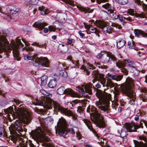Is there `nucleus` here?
I'll return each mask as SVG.
<instances>
[{"label": "nucleus", "mask_w": 147, "mask_h": 147, "mask_svg": "<svg viewBox=\"0 0 147 147\" xmlns=\"http://www.w3.org/2000/svg\"><path fill=\"white\" fill-rule=\"evenodd\" d=\"M64 1L67 3L71 5H74L73 1L71 0H64Z\"/></svg>", "instance_id": "obj_57"}, {"label": "nucleus", "mask_w": 147, "mask_h": 147, "mask_svg": "<svg viewBox=\"0 0 147 147\" xmlns=\"http://www.w3.org/2000/svg\"><path fill=\"white\" fill-rule=\"evenodd\" d=\"M123 76L122 75H112L110 74L107 75V77L111 79H112L117 81H120L123 78Z\"/></svg>", "instance_id": "obj_20"}, {"label": "nucleus", "mask_w": 147, "mask_h": 147, "mask_svg": "<svg viewBox=\"0 0 147 147\" xmlns=\"http://www.w3.org/2000/svg\"><path fill=\"white\" fill-rule=\"evenodd\" d=\"M50 101L49 102L48 108L50 109L51 108V106H53V108L55 110L61 113V110H62L63 107H62L61 105L56 101H55L51 99H50Z\"/></svg>", "instance_id": "obj_11"}, {"label": "nucleus", "mask_w": 147, "mask_h": 147, "mask_svg": "<svg viewBox=\"0 0 147 147\" xmlns=\"http://www.w3.org/2000/svg\"><path fill=\"white\" fill-rule=\"evenodd\" d=\"M40 93L41 94V96L43 97V98L49 101L50 100V98L52 96L51 94L47 92L43 89L40 90Z\"/></svg>", "instance_id": "obj_21"}, {"label": "nucleus", "mask_w": 147, "mask_h": 147, "mask_svg": "<svg viewBox=\"0 0 147 147\" xmlns=\"http://www.w3.org/2000/svg\"><path fill=\"white\" fill-rule=\"evenodd\" d=\"M85 27L87 30L88 34H90V32L96 33L98 32V30L96 28L92 27L91 25H85Z\"/></svg>", "instance_id": "obj_22"}, {"label": "nucleus", "mask_w": 147, "mask_h": 147, "mask_svg": "<svg viewBox=\"0 0 147 147\" xmlns=\"http://www.w3.org/2000/svg\"><path fill=\"white\" fill-rule=\"evenodd\" d=\"M147 94L146 95L143 94L140 97V99L143 102H146L147 100Z\"/></svg>", "instance_id": "obj_51"}, {"label": "nucleus", "mask_w": 147, "mask_h": 147, "mask_svg": "<svg viewBox=\"0 0 147 147\" xmlns=\"http://www.w3.org/2000/svg\"><path fill=\"white\" fill-rule=\"evenodd\" d=\"M128 69L131 73H132V75L134 77L137 76L139 74V72L137 69L136 67L128 68Z\"/></svg>", "instance_id": "obj_28"}, {"label": "nucleus", "mask_w": 147, "mask_h": 147, "mask_svg": "<svg viewBox=\"0 0 147 147\" xmlns=\"http://www.w3.org/2000/svg\"><path fill=\"white\" fill-rule=\"evenodd\" d=\"M61 113L67 116H71L72 117L73 119L74 120L76 119V117L72 112L70 110H67V109L63 108V109L61 110Z\"/></svg>", "instance_id": "obj_16"}, {"label": "nucleus", "mask_w": 147, "mask_h": 147, "mask_svg": "<svg viewBox=\"0 0 147 147\" xmlns=\"http://www.w3.org/2000/svg\"><path fill=\"white\" fill-rule=\"evenodd\" d=\"M87 111L89 113L91 112L90 114L91 119L97 127L100 128L105 127V124L103 118L100 116V114L98 112L94 107L89 106Z\"/></svg>", "instance_id": "obj_5"}, {"label": "nucleus", "mask_w": 147, "mask_h": 147, "mask_svg": "<svg viewBox=\"0 0 147 147\" xmlns=\"http://www.w3.org/2000/svg\"><path fill=\"white\" fill-rule=\"evenodd\" d=\"M77 7L78 8L79 10H80L81 11H83L85 12L89 13L92 12V10H90V9H86L80 6H78Z\"/></svg>", "instance_id": "obj_38"}, {"label": "nucleus", "mask_w": 147, "mask_h": 147, "mask_svg": "<svg viewBox=\"0 0 147 147\" xmlns=\"http://www.w3.org/2000/svg\"><path fill=\"white\" fill-rule=\"evenodd\" d=\"M114 89L115 90V92H114V100L116 101H117L119 99V92L116 89V88L115 87L114 88Z\"/></svg>", "instance_id": "obj_40"}, {"label": "nucleus", "mask_w": 147, "mask_h": 147, "mask_svg": "<svg viewBox=\"0 0 147 147\" xmlns=\"http://www.w3.org/2000/svg\"><path fill=\"white\" fill-rule=\"evenodd\" d=\"M81 69H83L84 71L86 72V73L87 75H88L89 74L90 71L88 70V69L86 68L84 66L82 65L81 67Z\"/></svg>", "instance_id": "obj_53"}, {"label": "nucleus", "mask_w": 147, "mask_h": 147, "mask_svg": "<svg viewBox=\"0 0 147 147\" xmlns=\"http://www.w3.org/2000/svg\"><path fill=\"white\" fill-rule=\"evenodd\" d=\"M111 80V79H109L108 78V79H107V82L106 85H104V87L106 86V87L108 88L109 87L111 88L114 87V88L117 85V84L113 83Z\"/></svg>", "instance_id": "obj_25"}, {"label": "nucleus", "mask_w": 147, "mask_h": 147, "mask_svg": "<svg viewBox=\"0 0 147 147\" xmlns=\"http://www.w3.org/2000/svg\"><path fill=\"white\" fill-rule=\"evenodd\" d=\"M66 46L63 45L59 44L58 47V50L61 52H63L66 49Z\"/></svg>", "instance_id": "obj_34"}, {"label": "nucleus", "mask_w": 147, "mask_h": 147, "mask_svg": "<svg viewBox=\"0 0 147 147\" xmlns=\"http://www.w3.org/2000/svg\"><path fill=\"white\" fill-rule=\"evenodd\" d=\"M4 112L7 114V117L10 121H11L16 117L24 123L28 124L30 123L32 119L30 114L24 108H18L15 113L14 112L13 107H10L5 110Z\"/></svg>", "instance_id": "obj_2"}, {"label": "nucleus", "mask_w": 147, "mask_h": 147, "mask_svg": "<svg viewBox=\"0 0 147 147\" xmlns=\"http://www.w3.org/2000/svg\"><path fill=\"white\" fill-rule=\"evenodd\" d=\"M143 122L144 123L145 126L147 127V123L145 121H143ZM139 138L140 140L144 141L145 142L144 143L145 144H146L147 142V139L145 137L141 136H140Z\"/></svg>", "instance_id": "obj_44"}, {"label": "nucleus", "mask_w": 147, "mask_h": 147, "mask_svg": "<svg viewBox=\"0 0 147 147\" xmlns=\"http://www.w3.org/2000/svg\"><path fill=\"white\" fill-rule=\"evenodd\" d=\"M22 40L23 42L24 43L25 45L26 46L23 49V50H26L27 51H32L33 49L32 48L30 47H28V45L26 43V42L24 40V39H22Z\"/></svg>", "instance_id": "obj_41"}, {"label": "nucleus", "mask_w": 147, "mask_h": 147, "mask_svg": "<svg viewBox=\"0 0 147 147\" xmlns=\"http://www.w3.org/2000/svg\"><path fill=\"white\" fill-rule=\"evenodd\" d=\"M128 124H126L125 125V127H124L123 129L121 130V132L120 134V136L121 137L124 138L127 135L126 131L129 132L128 129L126 128V126Z\"/></svg>", "instance_id": "obj_33"}, {"label": "nucleus", "mask_w": 147, "mask_h": 147, "mask_svg": "<svg viewBox=\"0 0 147 147\" xmlns=\"http://www.w3.org/2000/svg\"><path fill=\"white\" fill-rule=\"evenodd\" d=\"M48 28L50 32L54 31L56 30V28L53 26H50Z\"/></svg>", "instance_id": "obj_59"}, {"label": "nucleus", "mask_w": 147, "mask_h": 147, "mask_svg": "<svg viewBox=\"0 0 147 147\" xmlns=\"http://www.w3.org/2000/svg\"><path fill=\"white\" fill-rule=\"evenodd\" d=\"M118 3L121 5H125L129 2V0H117Z\"/></svg>", "instance_id": "obj_45"}, {"label": "nucleus", "mask_w": 147, "mask_h": 147, "mask_svg": "<svg viewBox=\"0 0 147 147\" xmlns=\"http://www.w3.org/2000/svg\"><path fill=\"white\" fill-rule=\"evenodd\" d=\"M134 33L135 35L137 36H138L139 35L141 34L143 36H146L147 37V34L140 30L138 29L135 30Z\"/></svg>", "instance_id": "obj_30"}, {"label": "nucleus", "mask_w": 147, "mask_h": 147, "mask_svg": "<svg viewBox=\"0 0 147 147\" xmlns=\"http://www.w3.org/2000/svg\"><path fill=\"white\" fill-rule=\"evenodd\" d=\"M69 132L71 134H75V132L74 131V130L73 128H69Z\"/></svg>", "instance_id": "obj_62"}, {"label": "nucleus", "mask_w": 147, "mask_h": 147, "mask_svg": "<svg viewBox=\"0 0 147 147\" xmlns=\"http://www.w3.org/2000/svg\"><path fill=\"white\" fill-rule=\"evenodd\" d=\"M47 77L46 76H42L41 78V84L42 85H45L46 84L47 82Z\"/></svg>", "instance_id": "obj_47"}, {"label": "nucleus", "mask_w": 147, "mask_h": 147, "mask_svg": "<svg viewBox=\"0 0 147 147\" xmlns=\"http://www.w3.org/2000/svg\"><path fill=\"white\" fill-rule=\"evenodd\" d=\"M127 45L129 46V48L130 49H133L136 51H138V48L136 47V46H137V44L136 43L135 44V42L133 41V40L129 41L127 42Z\"/></svg>", "instance_id": "obj_24"}, {"label": "nucleus", "mask_w": 147, "mask_h": 147, "mask_svg": "<svg viewBox=\"0 0 147 147\" xmlns=\"http://www.w3.org/2000/svg\"><path fill=\"white\" fill-rule=\"evenodd\" d=\"M92 85L91 84H86L84 86L85 91L90 94H92Z\"/></svg>", "instance_id": "obj_29"}, {"label": "nucleus", "mask_w": 147, "mask_h": 147, "mask_svg": "<svg viewBox=\"0 0 147 147\" xmlns=\"http://www.w3.org/2000/svg\"><path fill=\"white\" fill-rule=\"evenodd\" d=\"M92 75L93 78H95L96 79L98 78L99 81L102 86H104V85L106 82V80L104 77V76L102 74H98V72L96 70H95L92 71Z\"/></svg>", "instance_id": "obj_12"}, {"label": "nucleus", "mask_w": 147, "mask_h": 147, "mask_svg": "<svg viewBox=\"0 0 147 147\" xmlns=\"http://www.w3.org/2000/svg\"><path fill=\"white\" fill-rule=\"evenodd\" d=\"M67 43L69 44H71L74 42V39L69 38L67 39Z\"/></svg>", "instance_id": "obj_61"}, {"label": "nucleus", "mask_w": 147, "mask_h": 147, "mask_svg": "<svg viewBox=\"0 0 147 147\" xmlns=\"http://www.w3.org/2000/svg\"><path fill=\"white\" fill-rule=\"evenodd\" d=\"M41 100H38L37 101V104L38 105L44 106H47V107H48V105L47 104H49V102L50 100H47L46 99H44V98H41Z\"/></svg>", "instance_id": "obj_26"}, {"label": "nucleus", "mask_w": 147, "mask_h": 147, "mask_svg": "<svg viewBox=\"0 0 147 147\" xmlns=\"http://www.w3.org/2000/svg\"><path fill=\"white\" fill-rule=\"evenodd\" d=\"M121 72H123V73L124 74H125V75H127L128 73V71L125 68H123L121 69Z\"/></svg>", "instance_id": "obj_60"}, {"label": "nucleus", "mask_w": 147, "mask_h": 147, "mask_svg": "<svg viewBox=\"0 0 147 147\" xmlns=\"http://www.w3.org/2000/svg\"><path fill=\"white\" fill-rule=\"evenodd\" d=\"M11 140L13 141L14 143L19 144V145L17 147H27V145L29 144L31 147H34V144L32 143L30 140L28 141L27 139L24 137H21L19 138H17L15 136H12L11 137Z\"/></svg>", "instance_id": "obj_8"}, {"label": "nucleus", "mask_w": 147, "mask_h": 147, "mask_svg": "<svg viewBox=\"0 0 147 147\" xmlns=\"http://www.w3.org/2000/svg\"><path fill=\"white\" fill-rule=\"evenodd\" d=\"M16 43L12 42L9 44L5 36H0V53L4 51L8 56L9 53L11 52L12 50L14 57H16L17 60L19 61L20 59L18 49L22 47L23 45L21 42L20 39H16Z\"/></svg>", "instance_id": "obj_1"}, {"label": "nucleus", "mask_w": 147, "mask_h": 147, "mask_svg": "<svg viewBox=\"0 0 147 147\" xmlns=\"http://www.w3.org/2000/svg\"><path fill=\"white\" fill-rule=\"evenodd\" d=\"M113 26L119 29H121V26L118 24H113Z\"/></svg>", "instance_id": "obj_63"}, {"label": "nucleus", "mask_w": 147, "mask_h": 147, "mask_svg": "<svg viewBox=\"0 0 147 147\" xmlns=\"http://www.w3.org/2000/svg\"><path fill=\"white\" fill-rule=\"evenodd\" d=\"M96 96L101 102L100 104L98 106V107L101 110L105 112L107 114L110 115L111 111L109 107L110 100L111 97V94L105 92V90L104 93L100 90L98 89H96Z\"/></svg>", "instance_id": "obj_3"}, {"label": "nucleus", "mask_w": 147, "mask_h": 147, "mask_svg": "<svg viewBox=\"0 0 147 147\" xmlns=\"http://www.w3.org/2000/svg\"><path fill=\"white\" fill-rule=\"evenodd\" d=\"M110 54L107 53L102 55L100 54L98 56V58L101 57L102 60L105 63H109L110 59Z\"/></svg>", "instance_id": "obj_17"}, {"label": "nucleus", "mask_w": 147, "mask_h": 147, "mask_svg": "<svg viewBox=\"0 0 147 147\" xmlns=\"http://www.w3.org/2000/svg\"><path fill=\"white\" fill-rule=\"evenodd\" d=\"M67 124L66 120L63 117H61L59 119L55 129L56 134H58L60 136H65L67 134Z\"/></svg>", "instance_id": "obj_7"}, {"label": "nucleus", "mask_w": 147, "mask_h": 147, "mask_svg": "<svg viewBox=\"0 0 147 147\" xmlns=\"http://www.w3.org/2000/svg\"><path fill=\"white\" fill-rule=\"evenodd\" d=\"M33 45L37 46V47H39L40 48H42L44 47L45 49H46L47 47V45L46 43L44 45H39L38 43L35 42L34 43H32V45Z\"/></svg>", "instance_id": "obj_50"}, {"label": "nucleus", "mask_w": 147, "mask_h": 147, "mask_svg": "<svg viewBox=\"0 0 147 147\" xmlns=\"http://www.w3.org/2000/svg\"><path fill=\"white\" fill-rule=\"evenodd\" d=\"M83 121L88 129L92 131L94 134H95L96 131L93 128L91 122L89 120L86 119H83Z\"/></svg>", "instance_id": "obj_18"}, {"label": "nucleus", "mask_w": 147, "mask_h": 147, "mask_svg": "<svg viewBox=\"0 0 147 147\" xmlns=\"http://www.w3.org/2000/svg\"><path fill=\"white\" fill-rule=\"evenodd\" d=\"M11 128L13 131L16 130L20 134V135L23 137L24 136L26 132V130L24 131L22 127V123L20 121L17 120L14 123V124L11 126Z\"/></svg>", "instance_id": "obj_10"}, {"label": "nucleus", "mask_w": 147, "mask_h": 147, "mask_svg": "<svg viewBox=\"0 0 147 147\" xmlns=\"http://www.w3.org/2000/svg\"><path fill=\"white\" fill-rule=\"evenodd\" d=\"M47 24L45 22H35L33 25V26L36 28H38L42 30L43 27L47 26Z\"/></svg>", "instance_id": "obj_23"}, {"label": "nucleus", "mask_w": 147, "mask_h": 147, "mask_svg": "<svg viewBox=\"0 0 147 147\" xmlns=\"http://www.w3.org/2000/svg\"><path fill=\"white\" fill-rule=\"evenodd\" d=\"M18 11L16 9L10 10V13L13 15H17L18 14Z\"/></svg>", "instance_id": "obj_54"}, {"label": "nucleus", "mask_w": 147, "mask_h": 147, "mask_svg": "<svg viewBox=\"0 0 147 147\" xmlns=\"http://www.w3.org/2000/svg\"><path fill=\"white\" fill-rule=\"evenodd\" d=\"M1 136L5 138L6 137V135L4 128L3 127L0 126V136Z\"/></svg>", "instance_id": "obj_42"}, {"label": "nucleus", "mask_w": 147, "mask_h": 147, "mask_svg": "<svg viewBox=\"0 0 147 147\" xmlns=\"http://www.w3.org/2000/svg\"><path fill=\"white\" fill-rule=\"evenodd\" d=\"M125 44V41L123 40H119L117 42V48H120L123 46Z\"/></svg>", "instance_id": "obj_37"}, {"label": "nucleus", "mask_w": 147, "mask_h": 147, "mask_svg": "<svg viewBox=\"0 0 147 147\" xmlns=\"http://www.w3.org/2000/svg\"><path fill=\"white\" fill-rule=\"evenodd\" d=\"M125 63L128 64V65L129 66L128 68L131 67L133 68L135 67H137L134 63L130 61L125 60Z\"/></svg>", "instance_id": "obj_35"}, {"label": "nucleus", "mask_w": 147, "mask_h": 147, "mask_svg": "<svg viewBox=\"0 0 147 147\" xmlns=\"http://www.w3.org/2000/svg\"><path fill=\"white\" fill-rule=\"evenodd\" d=\"M111 12V16L112 18L114 19H117L119 16V15H117L116 13H114L113 10Z\"/></svg>", "instance_id": "obj_49"}, {"label": "nucleus", "mask_w": 147, "mask_h": 147, "mask_svg": "<svg viewBox=\"0 0 147 147\" xmlns=\"http://www.w3.org/2000/svg\"><path fill=\"white\" fill-rule=\"evenodd\" d=\"M134 142L135 147H145L142 143L139 142L135 140H134Z\"/></svg>", "instance_id": "obj_43"}, {"label": "nucleus", "mask_w": 147, "mask_h": 147, "mask_svg": "<svg viewBox=\"0 0 147 147\" xmlns=\"http://www.w3.org/2000/svg\"><path fill=\"white\" fill-rule=\"evenodd\" d=\"M40 123L42 127V129L38 128L34 131H32L30 133V135L32 138L38 142H48L49 139L47 136L46 133H49V131L45 123H43L41 121Z\"/></svg>", "instance_id": "obj_4"}, {"label": "nucleus", "mask_w": 147, "mask_h": 147, "mask_svg": "<svg viewBox=\"0 0 147 147\" xmlns=\"http://www.w3.org/2000/svg\"><path fill=\"white\" fill-rule=\"evenodd\" d=\"M125 62V61L123 62L119 61L116 63V66L119 68H122L124 67L125 64H126Z\"/></svg>", "instance_id": "obj_39"}, {"label": "nucleus", "mask_w": 147, "mask_h": 147, "mask_svg": "<svg viewBox=\"0 0 147 147\" xmlns=\"http://www.w3.org/2000/svg\"><path fill=\"white\" fill-rule=\"evenodd\" d=\"M46 145V147H54V145L51 143H47Z\"/></svg>", "instance_id": "obj_64"}, {"label": "nucleus", "mask_w": 147, "mask_h": 147, "mask_svg": "<svg viewBox=\"0 0 147 147\" xmlns=\"http://www.w3.org/2000/svg\"><path fill=\"white\" fill-rule=\"evenodd\" d=\"M110 59L114 63H116L117 62V59L114 55L110 54Z\"/></svg>", "instance_id": "obj_52"}, {"label": "nucleus", "mask_w": 147, "mask_h": 147, "mask_svg": "<svg viewBox=\"0 0 147 147\" xmlns=\"http://www.w3.org/2000/svg\"><path fill=\"white\" fill-rule=\"evenodd\" d=\"M35 62L42 67H48L49 65V62L47 58H36Z\"/></svg>", "instance_id": "obj_13"}, {"label": "nucleus", "mask_w": 147, "mask_h": 147, "mask_svg": "<svg viewBox=\"0 0 147 147\" xmlns=\"http://www.w3.org/2000/svg\"><path fill=\"white\" fill-rule=\"evenodd\" d=\"M135 80L131 78L128 77L125 84L121 86L122 91L130 98L134 100L135 99V93L132 90L134 86Z\"/></svg>", "instance_id": "obj_6"}, {"label": "nucleus", "mask_w": 147, "mask_h": 147, "mask_svg": "<svg viewBox=\"0 0 147 147\" xmlns=\"http://www.w3.org/2000/svg\"><path fill=\"white\" fill-rule=\"evenodd\" d=\"M60 74V76L66 78L67 76V73L65 70L61 71Z\"/></svg>", "instance_id": "obj_48"}, {"label": "nucleus", "mask_w": 147, "mask_h": 147, "mask_svg": "<svg viewBox=\"0 0 147 147\" xmlns=\"http://www.w3.org/2000/svg\"><path fill=\"white\" fill-rule=\"evenodd\" d=\"M94 24H95L96 26L100 28L104 33H107L108 26H107L105 22L100 20H96L94 22Z\"/></svg>", "instance_id": "obj_15"}, {"label": "nucleus", "mask_w": 147, "mask_h": 147, "mask_svg": "<svg viewBox=\"0 0 147 147\" xmlns=\"http://www.w3.org/2000/svg\"><path fill=\"white\" fill-rule=\"evenodd\" d=\"M38 9L41 11V14L42 15H45L49 13V11L43 6H40L38 8Z\"/></svg>", "instance_id": "obj_27"}, {"label": "nucleus", "mask_w": 147, "mask_h": 147, "mask_svg": "<svg viewBox=\"0 0 147 147\" xmlns=\"http://www.w3.org/2000/svg\"><path fill=\"white\" fill-rule=\"evenodd\" d=\"M102 7L105 9L110 12L114 10V7L108 3H106L102 5Z\"/></svg>", "instance_id": "obj_31"}, {"label": "nucleus", "mask_w": 147, "mask_h": 147, "mask_svg": "<svg viewBox=\"0 0 147 147\" xmlns=\"http://www.w3.org/2000/svg\"><path fill=\"white\" fill-rule=\"evenodd\" d=\"M38 2V0H30V3L32 5L36 4Z\"/></svg>", "instance_id": "obj_58"}, {"label": "nucleus", "mask_w": 147, "mask_h": 147, "mask_svg": "<svg viewBox=\"0 0 147 147\" xmlns=\"http://www.w3.org/2000/svg\"><path fill=\"white\" fill-rule=\"evenodd\" d=\"M144 115V112L139 111V112L138 113L137 115L135 116L134 119L136 121H137L139 119V116L141 115V116H143Z\"/></svg>", "instance_id": "obj_46"}, {"label": "nucleus", "mask_w": 147, "mask_h": 147, "mask_svg": "<svg viewBox=\"0 0 147 147\" xmlns=\"http://www.w3.org/2000/svg\"><path fill=\"white\" fill-rule=\"evenodd\" d=\"M128 12L129 14L131 16H133L135 14L134 11L132 9H128Z\"/></svg>", "instance_id": "obj_55"}, {"label": "nucleus", "mask_w": 147, "mask_h": 147, "mask_svg": "<svg viewBox=\"0 0 147 147\" xmlns=\"http://www.w3.org/2000/svg\"><path fill=\"white\" fill-rule=\"evenodd\" d=\"M57 16L58 18V20L61 23H65L67 19V15L65 13H58Z\"/></svg>", "instance_id": "obj_19"}, {"label": "nucleus", "mask_w": 147, "mask_h": 147, "mask_svg": "<svg viewBox=\"0 0 147 147\" xmlns=\"http://www.w3.org/2000/svg\"><path fill=\"white\" fill-rule=\"evenodd\" d=\"M57 93L59 95L66 94L70 95L72 97H78L79 96L78 94L70 88L65 89L64 87H59L57 90Z\"/></svg>", "instance_id": "obj_9"}, {"label": "nucleus", "mask_w": 147, "mask_h": 147, "mask_svg": "<svg viewBox=\"0 0 147 147\" xmlns=\"http://www.w3.org/2000/svg\"><path fill=\"white\" fill-rule=\"evenodd\" d=\"M140 123V125L133 123L129 124L127 125L126 128L128 129L130 132L137 131L136 129L140 127L143 128L142 123L141 122Z\"/></svg>", "instance_id": "obj_14"}, {"label": "nucleus", "mask_w": 147, "mask_h": 147, "mask_svg": "<svg viewBox=\"0 0 147 147\" xmlns=\"http://www.w3.org/2000/svg\"><path fill=\"white\" fill-rule=\"evenodd\" d=\"M95 135H96V136L98 138V139L99 141H100L101 143H104V140L103 138H102L101 137H100V136L98 135L96 132V134H94Z\"/></svg>", "instance_id": "obj_56"}, {"label": "nucleus", "mask_w": 147, "mask_h": 147, "mask_svg": "<svg viewBox=\"0 0 147 147\" xmlns=\"http://www.w3.org/2000/svg\"><path fill=\"white\" fill-rule=\"evenodd\" d=\"M57 84V82L56 80L53 79L50 80L48 86L49 87L51 88H53L55 87Z\"/></svg>", "instance_id": "obj_32"}, {"label": "nucleus", "mask_w": 147, "mask_h": 147, "mask_svg": "<svg viewBox=\"0 0 147 147\" xmlns=\"http://www.w3.org/2000/svg\"><path fill=\"white\" fill-rule=\"evenodd\" d=\"M35 59V55H31L30 54L25 56L24 57V59L26 60H34Z\"/></svg>", "instance_id": "obj_36"}]
</instances>
